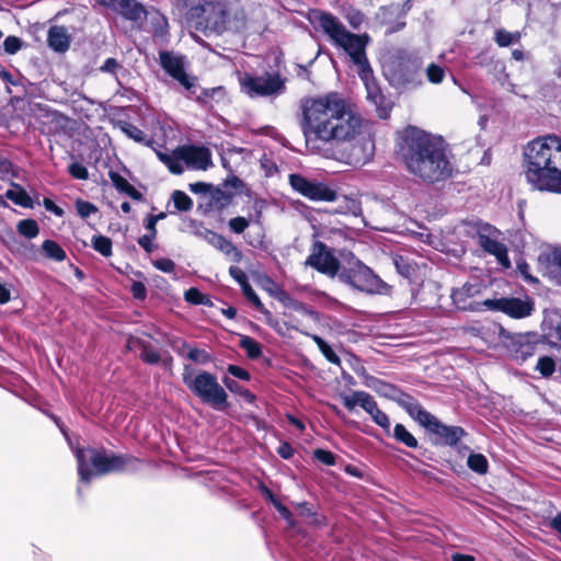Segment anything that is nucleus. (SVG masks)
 I'll use <instances>...</instances> for the list:
<instances>
[{
	"instance_id": "nucleus-1",
	"label": "nucleus",
	"mask_w": 561,
	"mask_h": 561,
	"mask_svg": "<svg viewBox=\"0 0 561 561\" xmlns=\"http://www.w3.org/2000/svg\"><path fill=\"white\" fill-rule=\"evenodd\" d=\"M365 124L352 105L339 93H328L311 99L304 105L302 130L307 148L317 153L319 141L360 142L362 154L353 153L355 162L365 163L374 153V142L370 136H364Z\"/></svg>"
},
{
	"instance_id": "nucleus-2",
	"label": "nucleus",
	"mask_w": 561,
	"mask_h": 561,
	"mask_svg": "<svg viewBox=\"0 0 561 561\" xmlns=\"http://www.w3.org/2000/svg\"><path fill=\"white\" fill-rule=\"evenodd\" d=\"M397 147L407 170L419 180L434 184L451 176L454 167L442 137L408 126L398 133Z\"/></svg>"
},
{
	"instance_id": "nucleus-3",
	"label": "nucleus",
	"mask_w": 561,
	"mask_h": 561,
	"mask_svg": "<svg viewBox=\"0 0 561 561\" xmlns=\"http://www.w3.org/2000/svg\"><path fill=\"white\" fill-rule=\"evenodd\" d=\"M524 169L534 188L561 194V137L551 134L528 142Z\"/></svg>"
},
{
	"instance_id": "nucleus-4",
	"label": "nucleus",
	"mask_w": 561,
	"mask_h": 561,
	"mask_svg": "<svg viewBox=\"0 0 561 561\" xmlns=\"http://www.w3.org/2000/svg\"><path fill=\"white\" fill-rule=\"evenodd\" d=\"M183 13L192 27L204 35H221L225 32H239L245 26L242 10L232 11L227 0H170Z\"/></svg>"
},
{
	"instance_id": "nucleus-5",
	"label": "nucleus",
	"mask_w": 561,
	"mask_h": 561,
	"mask_svg": "<svg viewBox=\"0 0 561 561\" xmlns=\"http://www.w3.org/2000/svg\"><path fill=\"white\" fill-rule=\"evenodd\" d=\"M311 22L321 30L330 41L342 48L352 62L357 67V72L370 67L366 55V47L370 42L368 34H354L346 30L344 24L333 14L323 11L312 13Z\"/></svg>"
},
{
	"instance_id": "nucleus-6",
	"label": "nucleus",
	"mask_w": 561,
	"mask_h": 561,
	"mask_svg": "<svg viewBox=\"0 0 561 561\" xmlns=\"http://www.w3.org/2000/svg\"><path fill=\"white\" fill-rule=\"evenodd\" d=\"M75 456L79 480L87 484L96 477L136 469L135 465L138 461L130 455H116L95 448H76Z\"/></svg>"
},
{
	"instance_id": "nucleus-7",
	"label": "nucleus",
	"mask_w": 561,
	"mask_h": 561,
	"mask_svg": "<svg viewBox=\"0 0 561 561\" xmlns=\"http://www.w3.org/2000/svg\"><path fill=\"white\" fill-rule=\"evenodd\" d=\"M423 59L412 51L398 50L385 66V76L396 89H415L423 83Z\"/></svg>"
},
{
	"instance_id": "nucleus-8",
	"label": "nucleus",
	"mask_w": 561,
	"mask_h": 561,
	"mask_svg": "<svg viewBox=\"0 0 561 561\" xmlns=\"http://www.w3.org/2000/svg\"><path fill=\"white\" fill-rule=\"evenodd\" d=\"M398 404L421 426L443 438L447 445H456L466 434L460 426L443 424L435 415L426 411L417 400L409 394H402L398 399Z\"/></svg>"
},
{
	"instance_id": "nucleus-9",
	"label": "nucleus",
	"mask_w": 561,
	"mask_h": 561,
	"mask_svg": "<svg viewBox=\"0 0 561 561\" xmlns=\"http://www.w3.org/2000/svg\"><path fill=\"white\" fill-rule=\"evenodd\" d=\"M182 378L185 386L203 402L211 404L216 410L226 407L228 396L215 375L205 370L194 374L193 368L185 365Z\"/></svg>"
},
{
	"instance_id": "nucleus-10",
	"label": "nucleus",
	"mask_w": 561,
	"mask_h": 561,
	"mask_svg": "<svg viewBox=\"0 0 561 561\" xmlns=\"http://www.w3.org/2000/svg\"><path fill=\"white\" fill-rule=\"evenodd\" d=\"M156 154L171 173L178 175L184 172L183 163L194 170H207L211 165V153L205 147L182 146L172 154L162 151H156Z\"/></svg>"
},
{
	"instance_id": "nucleus-11",
	"label": "nucleus",
	"mask_w": 561,
	"mask_h": 561,
	"mask_svg": "<svg viewBox=\"0 0 561 561\" xmlns=\"http://www.w3.org/2000/svg\"><path fill=\"white\" fill-rule=\"evenodd\" d=\"M339 279L359 291L368 294L379 293L383 286L382 280L359 261H355L350 267L343 268L339 274Z\"/></svg>"
},
{
	"instance_id": "nucleus-12",
	"label": "nucleus",
	"mask_w": 561,
	"mask_h": 561,
	"mask_svg": "<svg viewBox=\"0 0 561 561\" xmlns=\"http://www.w3.org/2000/svg\"><path fill=\"white\" fill-rule=\"evenodd\" d=\"M241 88L250 98L277 96L285 91V80L278 73L252 76L245 73L240 79Z\"/></svg>"
},
{
	"instance_id": "nucleus-13",
	"label": "nucleus",
	"mask_w": 561,
	"mask_h": 561,
	"mask_svg": "<svg viewBox=\"0 0 561 561\" xmlns=\"http://www.w3.org/2000/svg\"><path fill=\"white\" fill-rule=\"evenodd\" d=\"M291 188L313 202H334L337 193L322 182L311 181L301 174H290L288 178Z\"/></svg>"
},
{
	"instance_id": "nucleus-14",
	"label": "nucleus",
	"mask_w": 561,
	"mask_h": 561,
	"mask_svg": "<svg viewBox=\"0 0 561 561\" xmlns=\"http://www.w3.org/2000/svg\"><path fill=\"white\" fill-rule=\"evenodd\" d=\"M344 407L352 411L355 407L359 405L363 408L373 419V421L389 433L390 431V419L382 412L374 398L365 391H354L352 394H345L342 397Z\"/></svg>"
},
{
	"instance_id": "nucleus-15",
	"label": "nucleus",
	"mask_w": 561,
	"mask_h": 561,
	"mask_svg": "<svg viewBox=\"0 0 561 561\" xmlns=\"http://www.w3.org/2000/svg\"><path fill=\"white\" fill-rule=\"evenodd\" d=\"M306 265L313 267L318 272L334 277L340 274V262L332 251L321 241H316L311 248V253L306 260Z\"/></svg>"
},
{
	"instance_id": "nucleus-16",
	"label": "nucleus",
	"mask_w": 561,
	"mask_h": 561,
	"mask_svg": "<svg viewBox=\"0 0 561 561\" xmlns=\"http://www.w3.org/2000/svg\"><path fill=\"white\" fill-rule=\"evenodd\" d=\"M357 73L365 85L367 100L375 105L378 116L387 119L390 116L391 102L382 94L371 67L364 68Z\"/></svg>"
},
{
	"instance_id": "nucleus-17",
	"label": "nucleus",
	"mask_w": 561,
	"mask_h": 561,
	"mask_svg": "<svg viewBox=\"0 0 561 561\" xmlns=\"http://www.w3.org/2000/svg\"><path fill=\"white\" fill-rule=\"evenodd\" d=\"M481 293L482 285L480 283H466L460 288L453 290L451 299L457 309L476 312L485 307L483 301L479 300Z\"/></svg>"
},
{
	"instance_id": "nucleus-18",
	"label": "nucleus",
	"mask_w": 561,
	"mask_h": 561,
	"mask_svg": "<svg viewBox=\"0 0 561 561\" xmlns=\"http://www.w3.org/2000/svg\"><path fill=\"white\" fill-rule=\"evenodd\" d=\"M159 58L163 70L184 89L191 90L195 87V78L185 72V58L183 56L170 51H161Z\"/></svg>"
},
{
	"instance_id": "nucleus-19",
	"label": "nucleus",
	"mask_w": 561,
	"mask_h": 561,
	"mask_svg": "<svg viewBox=\"0 0 561 561\" xmlns=\"http://www.w3.org/2000/svg\"><path fill=\"white\" fill-rule=\"evenodd\" d=\"M483 304L488 309L502 311L516 319L525 318L533 311V304L520 298L485 299Z\"/></svg>"
},
{
	"instance_id": "nucleus-20",
	"label": "nucleus",
	"mask_w": 561,
	"mask_h": 561,
	"mask_svg": "<svg viewBox=\"0 0 561 561\" xmlns=\"http://www.w3.org/2000/svg\"><path fill=\"white\" fill-rule=\"evenodd\" d=\"M496 232L497 231L495 229H491L490 227L479 231L478 243L485 252L494 255L503 267L508 268L511 266V261L507 256V249L492 236V233Z\"/></svg>"
},
{
	"instance_id": "nucleus-21",
	"label": "nucleus",
	"mask_w": 561,
	"mask_h": 561,
	"mask_svg": "<svg viewBox=\"0 0 561 561\" xmlns=\"http://www.w3.org/2000/svg\"><path fill=\"white\" fill-rule=\"evenodd\" d=\"M538 261L545 267V274L561 286V249L552 248L543 251Z\"/></svg>"
},
{
	"instance_id": "nucleus-22",
	"label": "nucleus",
	"mask_w": 561,
	"mask_h": 561,
	"mask_svg": "<svg viewBox=\"0 0 561 561\" xmlns=\"http://www.w3.org/2000/svg\"><path fill=\"white\" fill-rule=\"evenodd\" d=\"M536 343L531 341L530 335L519 334L512 339L510 352L517 362H525L535 354Z\"/></svg>"
},
{
	"instance_id": "nucleus-23",
	"label": "nucleus",
	"mask_w": 561,
	"mask_h": 561,
	"mask_svg": "<svg viewBox=\"0 0 561 561\" xmlns=\"http://www.w3.org/2000/svg\"><path fill=\"white\" fill-rule=\"evenodd\" d=\"M204 238L216 249L220 250L226 255L231 256L234 262L238 263L241 261L242 252L222 236L210 230H205Z\"/></svg>"
},
{
	"instance_id": "nucleus-24",
	"label": "nucleus",
	"mask_w": 561,
	"mask_h": 561,
	"mask_svg": "<svg viewBox=\"0 0 561 561\" xmlns=\"http://www.w3.org/2000/svg\"><path fill=\"white\" fill-rule=\"evenodd\" d=\"M116 9L127 20L138 22L145 19L146 11L136 0H113Z\"/></svg>"
},
{
	"instance_id": "nucleus-25",
	"label": "nucleus",
	"mask_w": 561,
	"mask_h": 561,
	"mask_svg": "<svg viewBox=\"0 0 561 561\" xmlns=\"http://www.w3.org/2000/svg\"><path fill=\"white\" fill-rule=\"evenodd\" d=\"M48 45L55 51H66L70 45V36L64 26H51L48 32Z\"/></svg>"
},
{
	"instance_id": "nucleus-26",
	"label": "nucleus",
	"mask_w": 561,
	"mask_h": 561,
	"mask_svg": "<svg viewBox=\"0 0 561 561\" xmlns=\"http://www.w3.org/2000/svg\"><path fill=\"white\" fill-rule=\"evenodd\" d=\"M118 127L128 138L133 139L134 141H136L138 144H142L147 147L152 148L154 150V152L158 151L154 148V144H156L154 140L152 138L148 139L146 134L137 126H135L128 122L121 121L118 123Z\"/></svg>"
},
{
	"instance_id": "nucleus-27",
	"label": "nucleus",
	"mask_w": 561,
	"mask_h": 561,
	"mask_svg": "<svg viewBox=\"0 0 561 561\" xmlns=\"http://www.w3.org/2000/svg\"><path fill=\"white\" fill-rule=\"evenodd\" d=\"M110 179L117 191L127 194L134 199L141 198V194L121 174L110 172Z\"/></svg>"
},
{
	"instance_id": "nucleus-28",
	"label": "nucleus",
	"mask_w": 561,
	"mask_h": 561,
	"mask_svg": "<svg viewBox=\"0 0 561 561\" xmlns=\"http://www.w3.org/2000/svg\"><path fill=\"white\" fill-rule=\"evenodd\" d=\"M543 324L550 330L549 334L561 342V309L546 312Z\"/></svg>"
},
{
	"instance_id": "nucleus-29",
	"label": "nucleus",
	"mask_w": 561,
	"mask_h": 561,
	"mask_svg": "<svg viewBox=\"0 0 561 561\" xmlns=\"http://www.w3.org/2000/svg\"><path fill=\"white\" fill-rule=\"evenodd\" d=\"M12 186L13 188L5 192V197L19 206L31 207L32 201L28 194L19 184L12 183Z\"/></svg>"
},
{
	"instance_id": "nucleus-30",
	"label": "nucleus",
	"mask_w": 561,
	"mask_h": 561,
	"mask_svg": "<svg viewBox=\"0 0 561 561\" xmlns=\"http://www.w3.org/2000/svg\"><path fill=\"white\" fill-rule=\"evenodd\" d=\"M42 251L46 257L56 262H62L67 256L65 250L53 240H45L42 244Z\"/></svg>"
},
{
	"instance_id": "nucleus-31",
	"label": "nucleus",
	"mask_w": 561,
	"mask_h": 561,
	"mask_svg": "<svg viewBox=\"0 0 561 561\" xmlns=\"http://www.w3.org/2000/svg\"><path fill=\"white\" fill-rule=\"evenodd\" d=\"M519 32H510L504 28H499L495 32L494 41L500 47H508L517 44L520 41Z\"/></svg>"
},
{
	"instance_id": "nucleus-32",
	"label": "nucleus",
	"mask_w": 561,
	"mask_h": 561,
	"mask_svg": "<svg viewBox=\"0 0 561 561\" xmlns=\"http://www.w3.org/2000/svg\"><path fill=\"white\" fill-rule=\"evenodd\" d=\"M393 437L409 448H416L419 445L417 439L402 424H396Z\"/></svg>"
},
{
	"instance_id": "nucleus-33",
	"label": "nucleus",
	"mask_w": 561,
	"mask_h": 561,
	"mask_svg": "<svg viewBox=\"0 0 561 561\" xmlns=\"http://www.w3.org/2000/svg\"><path fill=\"white\" fill-rule=\"evenodd\" d=\"M179 353L181 355H185L188 359L199 364H206L210 360V356L207 352L196 347H191L185 343H183L182 350H180Z\"/></svg>"
},
{
	"instance_id": "nucleus-34",
	"label": "nucleus",
	"mask_w": 561,
	"mask_h": 561,
	"mask_svg": "<svg viewBox=\"0 0 561 561\" xmlns=\"http://www.w3.org/2000/svg\"><path fill=\"white\" fill-rule=\"evenodd\" d=\"M16 230L21 236L27 239H34L39 233L38 224L34 219L20 220L16 225Z\"/></svg>"
},
{
	"instance_id": "nucleus-35",
	"label": "nucleus",
	"mask_w": 561,
	"mask_h": 561,
	"mask_svg": "<svg viewBox=\"0 0 561 561\" xmlns=\"http://www.w3.org/2000/svg\"><path fill=\"white\" fill-rule=\"evenodd\" d=\"M393 264L398 273L407 278H410L415 271V264L403 255H394Z\"/></svg>"
},
{
	"instance_id": "nucleus-36",
	"label": "nucleus",
	"mask_w": 561,
	"mask_h": 561,
	"mask_svg": "<svg viewBox=\"0 0 561 561\" xmlns=\"http://www.w3.org/2000/svg\"><path fill=\"white\" fill-rule=\"evenodd\" d=\"M313 342L318 345L319 350L323 354V356L332 364L340 365V357L333 352L330 345L319 335L310 334L309 335Z\"/></svg>"
},
{
	"instance_id": "nucleus-37",
	"label": "nucleus",
	"mask_w": 561,
	"mask_h": 561,
	"mask_svg": "<svg viewBox=\"0 0 561 561\" xmlns=\"http://www.w3.org/2000/svg\"><path fill=\"white\" fill-rule=\"evenodd\" d=\"M240 346L252 359L259 358L262 355L260 343L250 336H242L240 339Z\"/></svg>"
},
{
	"instance_id": "nucleus-38",
	"label": "nucleus",
	"mask_w": 561,
	"mask_h": 561,
	"mask_svg": "<svg viewBox=\"0 0 561 561\" xmlns=\"http://www.w3.org/2000/svg\"><path fill=\"white\" fill-rule=\"evenodd\" d=\"M468 467L479 473L484 474L488 472L489 462L482 454H470L467 460Z\"/></svg>"
},
{
	"instance_id": "nucleus-39",
	"label": "nucleus",
	"mask_w": 561,
	"mask_h": 561,
	"mask_svg": "<svg viewBox=\"0 0 561 561\" xmlns=\"http://www.w3.org/2000/svg\"><path fill=\"white\" fill-rule=\"evenodd\" d=\"M230 203V196L221 190H216L210 195L208 206L211 209L220 210L227 207Z\"/></svg>"
},
{
	"instance_id": "nucleus-40",
	"label": "nucleus",
	"mask_w": 561,
	"mask_h": 561,
	"mask_svg": "<svg viewBox=\"0 0 561 561\" xmlns=\"http://www.w3.org/2000/svg\"><path fill=\"white\" fill-rule=\"evenodd\" d=\"M172 201L174 207L180 211H188L193 207L192 198L182 191H174L172 193Z\"/></svg>"
},
{
	"instance_id": "nucleus-41",
	"label": "nucleus",
	"mask_w": 561,
	"mask_h": 561,
	"mask_svg": "<svg viewBox=\"0 0 561 561\" xmlns=\"http://www.w3.org/2000/svg\"><path fill=\"white\" fill-rule=\"evenodd\" d=\"M91 242L93 249L102 255L110 256L112 254V241L110 238L104 236H93Z\"/></svg>"
},
{
	"instance_id": "nucleus-42",
	"label": "nucleus",
	"mask_w": 561,
	"mask_h": 561,
	"mask_svg": "<svg viewBox=\"0 0 561 561\" xmlns=\"http://www.w3.org/2000/svg\"><path fill=\"white\" fill-rule=\"evenodd\" d=\"M427 80L433 84H439L445 78V69L437 64H430L425 69Z\"/></svg>"
},
{
	"instance_id": "nucleus-43",
	"label": "nucleus",
	"mask_w": 561,
	"mask_h": 561,
	"mask_svg": "<svg viewBox=\"0 0 561 561\" xmlns=\"http://www.w3.org/2000/svg\"><path fill=\"white\" fill-rule=\"evenodd\" d=\"M225 386L231 391V392H234V393H238L240 394L241 397H243L248 402H253L255 397L253 393H251L249 390L244 389L243 387H241L236 380L231 379V378H228V377H225L222 379Z\"/></svg>"
},
{
	"instance_id": "nucleus-44",
	"label": "nucleus",
	"mask_w": 561,
	"mask_h": 561,
	"mask_svg": "<svg viewBox=\"0 0 561 561\" xmlns=\"http://www.w3.org/2000/svg\"><path fill=\"white\" fill-rule=\"evenodd\" d=\"M536 369L543 376L549 377L554 373L556 364L551 357L543 356L537 362Z\"/></svg>"
},
{
	"instance_id": "nucleus-45",
	"label": "nucleus",
	"mask_w": 561,
	"mask_h": 561,
	"mask_svg": "<svg viewBox=\"0 0 561 561\" xmlns=\"http://www.w3.org/2000/svg\"><path fill=\"white\" fill-rule=\"evenodd\" d=\"M23 46V42L20 37L10 35L3 42L4 51L9 55L16 54Z\"/></svg>"
},
{
	"instance_id": "nucleus-46",
	"label": "nucleus",
	"mask_w": 561,
	"mask_h": 561,
	"mask_svg": "<svg viewBox=\"0 0 561 561\" xmlns=\"http://www.w3.org/2000/svg\"><path fill=\"white\" fill-rule=\"evenodd\" d=\"M76 209L82 218H88L98 211V208L92 203L82 199L76 202Z\"/></svg>"
},
{
	"instance_id": "nucleus-47",
	"label": "nucleus",
	"mask_w": 561,
	"mask_h": 561,
	"mask_svg": "<svg viewBox=\"0 0 561 561\" xmlns=\"http://www.w3.org/2000/svg\"><path fill=\"white\" fill-rule=\"evenodd\" d=\"M279 301L284 304V306H286L287 308H291L296 311H300V312H305L306 311V306L294 299L293 297H290L288 294L286 293H282L278 297Z\"/></svg>"
},
{
	"instance_id": "nucleus-48",
	"label": "nucleus",
	"mask_w": 561,
	"mask_h": 561,
	"mask_svg": "<svg viewBox=\"0 0 561 561\" xmlns=\"http://www.w3.org/2000/svg\"><path fill=\"white\" fill-rule=\"evenodd\" d=\"M140 357L148 364H157L160 360V354L157 350L149 345H142Z\"/></svg>"
},
{
	"instance_id": "nucleus-49",
	"label": "nucleus",
	"mask_w": 561,
	"mask_h": 561,
	"mask_svg": "<svg viewBox=\"0 0 561 561\" xmlns=\"http://www.w3.org/2000/svg\"><path fill=\"white\" fill-rule=\"evenodd\" d=\"M185 299L194 305H206L208 302V299L196 288L186 290Z\"/></svg>"
},
{
	"instance_id": "nucleus-50",
	"label": "nucleus",
	"mask_w": 561,
	"mask_h": 561,
	"mask_svg": "<svg viewBox=\"0 0 561 561\" xmlns=\"http://www.w3.org/2000/svg\"><path fill=\"white\" fill-rule=\"evenodd\" d=\"M250 225L249 219L244 217H234L231 218L228 222L229 228L234 233H242Z\"/></svg>"
},
{
	"instance_id": "nucleus-51",
	"label": "nucleus",
	"mask_w": 561,
	"mask_h": 561,
	"mask_svg": "<svg viewBox=\"0 0 561 561\" xmlns=\"http://www.w3.org/2000/svg\"><path fill=\"white\" fill-rule=\"evenodd\" d=\"M68 171L71 174V176L78 180H87L89 176L88 169L78 162L71 163L68 168Z\"/></svg>"
},
{
	"instance_id": "nucleus-52",
	"label": "nucleus",
	"mask_w": 561,
	"mask_h": 561,
	"mask_svg": "<svg viewBox=\"0 0 561 561\" xmlns=\"http://www.w3.org/2000/svg\"><path fill=\"white\" fill-rule=\"evenodd\" d=\"M230 276L243 288L249 284L247 274L238 266H230Z\"/></svg>"
},
{
	"instance_id": "nucleus-53",
	"label": "nucleus",
	"mask_w": 561,
	"mask_h": 561,
	"mask_svg": "<svg viewBox=\"0 0 561 561\" xmlns=\"http://www.w3.org/2000/svg\"><path fill=\"white\" fill-rule=\"evenodd\" d=\"M242 291H243V295L247 297V299L249 301H251L255 306L256 309H259V310L263 309V304L261 302L259 296L255 294V291L253 290V288L251 287L250 284L244 286L242 288Z\"/></svg>"
},
{
	"instance_id": "nucleus-54",
	"label": "nucleus",
	"mask_w": 561,
	"mask_h": 561,
	"mask_svg": "<svg viewBox=\"0 0 561 561\" xmlns=\"http://www.w3.org/2000/svg\"><path fill=\"white\" fill-rule=\"evenodd\" d=\"M314 457L327 466H333L335 463V457L331 451L324 449H316Z\"/></svg>"
},
{
	"instance_id": "nucleus-55",
	"label": "nucleus",
	"mask_w": 561,
	"mask_h": 561,
	"mask_svg": "<svg viewBox=\"0 0 561 561\" xmlns=\"http://www.w3.org/2000/svg\"><path fill=\"white\" fill-rule=\"evenodd\" d=\"M153 265L164 273H172L174 272L175 264L170 259H159L153 262Z\"/></svg>"
},
{
	"instance_id": "nucleus-56",
	"label": "nucleus",
	"mask_w": 561,
	"mask_h": 561,
	"mask_svg": "<svg viewBox=\"0 0 561 561\" xmlns=\"http://www.w3.org/2000/svg\"><path fill=\"white\" fill-rule=\"evenodd\" d=\"M267 495L268 497L271 499L272 503L274 504L275 508L278 511V513L287 520H290L291 519V513L290 511L284 506L282 503H279L274 496L273 494L267 491Z\"/></svg>"
},
{
	"instance_id": "nucleus-57",
	"label": "nucleus",
	"mask_w": 561,
	"mask_h": 561,
	"mask_svg": "<svg viewBox=\"0 0 561 561\" xmlns=\"http://www.w3.org/2000/svg\"><path fill=\"white\" fill-rule=\"evenodd\" d=\"M122 66L115 58H107L104 64L101 66V71L115 75L117 69H121Z\"/></svg>"
},
{
	"instance_id": "nucleus-58",
	"label": "nucleus",
	"mask_w": 561,
	"mask_h": 561,
	"mask_svg": "<svg viewBox=\"0 0 561 561\" xmlns=\"http://www.w3.org/2000/svg\"><path fill=\"white\" fill-rule=\"evenodd\" d=\"M227 370L230 375H232L236 378H239L242 380L250 379V374L245 369H243L237 365H229Z\"/></svg>"
},
{
	"instance_id": "nucleus-59",
	"label": "nucleus",
	"mask_w": 561,
	"mask_h": 561,
	"mask_svg": "<svg viewBox=\"0 0 561 561\" xmlns=\"http://www.w3.org/2000/svg\"><path fill=\"white\" fill-rule=\"evenodd\" d=\"M346 19L353 28H358L364 21V15L358 11H352L346 15Z\"/></svg>"
},
{
	"instance_id": "nucleus-60",
	"label": "nucleus",
	"mask_w": 561,
	"mask_h": 561,
	"mask_svg": "<svg viewBox=\"0 0 561 561\" xmlns=\"http://www.w3.org/2000/svg\"><path fill=\"white\" fill-rule=\"evenodd\" d=\"M131 293H133V296L137 299H145L146 298V294H147V290H146V287L142 283L140 282H135L133 283L131 285Z\"/></svg>"
},
{
	"instance_id": "nucleus-61",
	"label": "nucleus",
	"mask_w": 561,
	"mask_h": 561,
	"mask_svg": "<svg viewBox=\"0 0 561 561\" xmlns=\"http://www.w3.org/2000/svg\"><path fill=\"white\" fill-rule=\"evenodd\" d=\"M156 234H145L139 238L138 243L139 245L147 252H152L153 244L152 240L154 239Z\"/></svg>"
},
{
	"instance_id": "nucleus-62",
	"label": "nucleus",
	"mask_w": 561,
	"mask_h": 561,
	"mask_svg": "<svg viewBox=\"0 0 561 561\" xmlns=\"http://www.w3.org/2000/svg\"><path fill=\"white\" fill-rule=\"evenodd\" d=\"M278 455L284 459H289L294 455V448L288 443H283L277 449Z\"/></svg>"
},
{
	"instance_id": "nucleus-63",
	"label": "nucleus",
	"mask_w": 561,
	"mask_h": 561,
	"mask_svg": "<svg viewBox=\"0 0 561 561\" xmlns=\"http://www.w3.org/2000/svg\"><path fill=\"white\" fill-rule=\"evenodd\" d=\"M210 188H211V185L204 183V182H196V183L190 184V190L193 193H206V192L210 191Z\"/></svg>"
},
{
	"instance_id": "nucleus-64",
	"label": "nucleus",
	"mask_w": 561,
	"mask_h": 561,
	"mask_svg": "<svg viewBox=\"0 0 561 561\" xmlns=\"http://www.w3.org/2000/svg\"><path fill=\"white\" fill-rule=\"evenodd\" d=\"M493 64H494V70H496L500 73H502V76L497 77V80L501 82L502 85H505V82L507 80V75L505 73V66H504V64L502 61H500V60H496Z\"/></svg>"
}]
</instances>
